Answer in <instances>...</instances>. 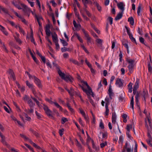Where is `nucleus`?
<instances>
[{
  "label": "nucleus",
  "instance_id": "nucleus-47",
  "mask_svg": "<svg viewBox=\"0 0 152 152\" xmlns=\"http://www.w3.org/2000/svg\"><path fill=\"white\" fill-rule=\"evenodd\" d=\"M37 4L39 7V10L40 11H41V8L40 4V3L39 0H36Z\"/></svg>",
  "mask_w": 152,
  "mask_h": 152
},
{
  "label": "nucleus",
  "instance_id": "nucleus-28",
  "mask_svg": "<svg viewBox=\"0 0 152 152\" xmlns=\"http://www.w3.org/2000/svg\"><path fill=\"white\" fill-rule=\"evenodd\" d=\"M85 35L87 38V42L88 44L89 43H91V40L90 37L89 36L88 34L85 32Z\"/></svg>",
  "mask_w": 152,
  "mask_h": 152
},
{
  "label": "nucleus",
  "instance_id": "nucleus-21",
  "mask_svg": "<svg viewBox=\"0 0 152 152\" xmlns=\"http://www.w3.org/2000/svg\"><path fill=\"white\" fill-rule=\"evenodd\" d=\"M29 88L31 90L33 93L34 94H35L36 93L35 91V86L32 84H29Z\"/></svg>",
  "mask_w": 152,
  "mask_h": 152
},
{
  "label": "nucleus",
  "instance_id": "nucleus-43",
  "mask_svg": "<svg viewBox=\"0 0 152 152\" xmlns=\"http://www.w3.org/2000/svg\"><path fill=\"white\" fill-rule=\"evenodd\" d=\"M29 143L31 144L32 145H33L36 148H37L38 149L40 148L39 146L37 145L35 143L33 142L31 140H29Z\"/></svg>",
  "mask_w": 152,
  "mask_h": 152
},
{
  "label": "nucleus",
  "instance_id": "nucleus-18",
  "mask_svg": "<svg viewBox=\"0 0 152 152\" xmlns=\"http://www.w3.org/2000/svg\"><path fill=\"white\" fill-rule=\"evenodd\" d=\"M20 118L22 119L23 120H24V118L27 120H28V115L27 114L25 113L22 114V115H20Z\"/></svg>",
  "mask_w": 152,
  "mask_h": 152
},
{
  "label": "nucleus",
  "instance_id": "nucleus-31",
  "mask_svg": "<svg viewBox=\"0 0 152 152\" xmlns=\"http://www.w3.org/2000/svg\"><path fill=\"white\" fill-rule=\"evenodd\" d=\"M1 138V142H2L3 144L5 145H7V142L5 141V137H4L2 135H1L0 136Z\"/></svg>",
  "mask_w": 152,
  "mask_h": 152
},
{
  "label": "nucleus",
  "instance_id": "nucleus-42",
  "mask_svg": "<svg viewBox=\"0 0 152 152\" xmlns=\"http://www.w3.org/2000/svg\"><path fill=\"white\" fill-rule=\"evenodd\" d=\"M35 17L37 18V21L39 24V22H40L41 20H43L41 16H38L37 15V16H36Z\"/></svg>",
  "mask_w": 152,
  "mask_h": 152
},
{
  "label": "nucleus",
  "instance_id": "nucleus-36",
  "mask_svg": "<svg viewBox=\"0 0 152 152\" xmlns=\"http://www.w3.org/2000/svg\"><path fill=\"white\" fill-rule=\"evenodd\" d=\"M132 128V126L131 125H128L126 126V133H130V130Z\"/></svg>",
  "mask_w": 152,
  "mask_h": 152
},
{
  "label": "nucleus",
  "instance_id": "nucleus-35",
  "mask_svg": "<svg viewBox=\"0 0 152 152\" xmlns=\"http://www.w3.org/2000/svg\"><path fill=\"white\" fill-rule=\"evenodd\" d=\"M134 64L132 65H129L128 66V68L129 69V72L132 73L133 71V70L134 68Z\"/></svg>",
  "mask_w": 152,
  "mask_h": 152
},
{
  "label": "nucleus",
  "instance_id": "nucleus-44",
  "mask_svg": "<svg viewBox=\"0 0 152 152\" xmlns=\"http://www.w3.org/2000/svg\"><path fill=\"white\" fill-rule=\"evenodd\" d=\"M68 121L67 118L65 117H63L61 118V123L62 124H64L65 123Z\"/></svg>",
  "mask_w": 152,
  "mask_h": 152
},
{
  "label": "nucleus",
  "instance_id": "nucleus-27",
  "mask_svg": "<svg viewBox=\"0 0 152 152\" xmlns=\"http://www.w3.org/2000/svg\"><path fill=\"white\" fill-rule=\"evenodd\" d=\"M8 72L9 74V75H10V77H12L13 79L14 80L15 78L14 77V74L13 71L12 70L10 69L8 71Z\"/></svg>",
  "mask_w": 152,
  "mask_h": 152
},
{
  "label": "nucleus",
  "instance_id": "nucleus-2",
  "mask_svg": "<svg viewBox=\"0 0 152 152\" xmlns=\"http://www.w3.org/2000/svg\"><path fill=\"white\" fill-rule=\"evenodd\" d=\"M12 4L18 9H23L24 12H26L27 10V7L26 5L20 3L19 0H16L15 2L14 1L12 2Z\"/></svg>",
  "mask_w": 152,
  "mask_h": 152
},
{
  "label": "nucleus",
  "instance_id": "nucleus-17",
  "mask_svg": "<svg viewBox=\"0 0 152 152\" xmlns=\"http://www.w3.org/2000/svg\"><path fill=\"white\" fill-rule=\"evenodd\" d=\"M116 115L115 113H113L112 115V123L113 124H115L116 122Z\"/></svg>",
  "mask_w": 152,
  "mask_h": 152
},
{
  "label": "nucleus",
  "instance_id": "nucleus-13",
  "mask_svg": "<svg viewBox=\"0 0 152 152\" xmlns=\"http://www.w3.org/2000/svg\"><path fill=\"white\" fill-rule=\"evenodd\" d=\"M108 94L110 98V99H112V97L114 96V94L113 92V90L112 88V86L110 85L108 90Z\"/></svg>",
  "mask_w": 152,
  "mask_h": 152
},
{
  "label": "nucleus",
  "instance_id": "nucleus-4",
  "mask_svg": "<svg viewBox=\"0 0 152 152\" xmlns=\"http://www.w3.org/2000/svg\"><path fill=\"white\" fill-rule=\"evenodd\" d=\"M29 79H34V82L38 86V87L39 88H42V84L41 83V81L38 78L36 77L35 76L33 77L32 76H31L29 75Z\"/></svg>",
  "mask_w": 152,
  "mask_h": 152
},
{
  "label": "nucleus",
  "instance_id": "nucleus-33",
  "mask_svg": "<svg viewBox=\"0 0 152 152\" xmlns=\"http://www.w3.org/2000/svg\"><path fill=\"white\" fill-rule=\"evenodd\" d=\"M91 114L92 116V120L91 121V123L92 124H95V122H96V119L95 118L94 115V114L91 111Z\"/></svg>",
  "mask_w": 152,
  "mask_h": 152
},
{
  "label": "nucleus",
  "instance_id": "nucleus-22",
  "mask_svg": "<svg viewBox=\"0 0 152 152\" xmlns=\"http://www.w3.org/2000/svg\"><path fill=\"white\" fill-rule=\"evenodd\" d=\"M123 13L122 12L121 13H119L115 17V20H117L121 19Z\"/></svg>",
  "mask_w": 152,
  "mask_h": 152
},
{
  "label": "nucleus",
  "instance_id": "nucleus-30",
  "mask_svg": "<svg viewBox=\"0 0 152 152\" xmlns=\"http://www.w3.org/2000/svg\"><path fill=\"white\" fill-rule=\"evenodd\" d=\"M141 10H142L141 5L140 4L139 5V6L138 7L137 10V14L138 15H140V12H141Z\"/></svg>",
  "mask_w": 152,
  "mask_h": 152
},
{
  "label": "nucleus",
  "instance_id": "nucleus-58",
  "mask_svg": "<svg viewBox=\"0 0 152 152\" xmlns=\"http://www.w3.org/2000/svg\"><path fill=\"white\" fill-rule=\"evenodd\" d=\"M15 39L17 42L19 44H21L22 43L21 41L19 38H17L16 37H15Z\"/></svg>",
  "mask_w": 152,
  "mask_h": 152
},
{
  "label": "nucleus",
  "instance_id": "nucleus-46",
  "mask_svg": "<svg viewBox=\"0 0 152 152\" xmlns=\"http://www.w3.org/2000/svg\"><path fill=\"white\" fill-rule=\"evenodd\" d=\"M70 62L73 63L75 64H78V61L76 60L73 59H71L70 60Z\"/></svg>",
  "mask_w": 152,
  "mask_h": 152
},
{
  "label": "nucleus",
  "instance_id": "nucleus-19",
  "mask_svg": "<svg viewBox=\"0 0 152 152\" xmlns=\"http://www.w3.org/2000/svg\"><path fill=\"white\" fill-rule=\"evenodd\" d=\"M0 30L6 35H8V33L5 30V28L3 26L1 25H0Z\"/></svg>",
  "mask_w": 152,
  "mask_h": 152
},
{
  "label": "nucleus",
  "instance_id": "nucleus-51",
  "mask_svg": "<svg viewBox=\"0 0 152 152\" xmlns=\"http://www.w3.org/2000/svg\"><path fill=\"white\" fill-rule=\"evenodd\" d=\"M23 99L25 102H27V103H28V96L25 95L23 97Z\"/></svg>",
  "mask_w": 152,
  "mask_h": 152
},
{
  "label": "nucleus",
  "instance_id": "nucleus-61",
  "mask_svg": "<svg viewBox=\"0 0 152 152\" xmlns=\"http://www.w3.org/2000/svg\"><path fill=\"white\" fill-rule=\"evenodd\" d=\"M67 105L69 109L70 110V111L72 113L74 112V111L73 109L68 104H67Z\"/></svg>",
  "mask_w": 152,
  "mask_h": 152
},
{
  "label": "nucleus",
  "instance_id": "nucleus-40",
  "mask_svg": "<svg viewBox=\"0 0 152 152\" xmlns=\"http://www.w3.org/2000/svg\"><path fill=\"white\" fill-rule=\"evenodd\" d=\"M123 137L122 136H121L119 137V140L118 141L119 144H121V145H122L123 142Z\"/></svg>",
  "mask_w": 152,
  "mask_h": 152
},
{
  "label": "nucleus",
  "instance_id": "nucleus-53",
  "mask_svg": "<svg viewBox=\"0 0 152 152\" xmlns=\"http://www.w3.org/2000/svg\"><path fill=\"white\" fill-rule=\"evenodd\" d=\"M29 13H32V14L34 15V16L35 17L36 16H37V15L36 14V13L35 12V10H34V11H32V10H30L29 9Z\"/></svg>",
  "mask_w": 152,
  "mask_h": 152
},
{
  "label": "nucleus",
  "instance_id": "nucleus-1",
  "mask_svg": "<svg viewBox=\"0 0 152 152\" xmlns=\"http://www.w3.org/2000/svg\"><path fill=\"white\" fill-rule=\"evenodd\" d=\"M81 82L82 83H83L84 85H86V86L88 89V90L85 89L83 88V87H82V88L83 91L85 92L87 95L88 98V99H90V97L91 95L93 97H94V94L92 91V89L88 85L87 82L83 80H81Z\"/></svg>",
  "mask_w": 152,
  "mask_h": 152
},
{
  "label": "nucleus",
  "instance_id": "nucleus-64",
  "mask_svg": "<svg viewBox=\"0 0 152 152\" xmlns=\"http://www.w3.org/2000/svg\"><path fill=\"white\" fill-rule=\"evenodd\" d=\"M140 41L142 44H145L144 39L142 37H140L139 38Z\"/></svg>",
  "mask_w": 152,
  "mask_h": 152
},
{
  "label": "nucleus",
  "instance_id": "nucleus-32",
  "mask_svg": "<svg viewBox=\"0 0 152 152\" xmlns=\"http://www.w3.org/2000/svg\"><path fill=\"white\" fill-rule=\"evenodd\" d=\"M53 103H54V105L61 111L63 110V109L61 106L57 103L56 102H53Z\"/></svg>",
  "mask_w": 152,
  "mask_h": 152
},
{
  "label": "nucleus",
  "instance_id": "nucleus-62",
  "mask_svg": "<svg viewBox=\"0 0 152 152\" xmlns=\"http://www.w3.org/2000/svg\"><path fill=\"white\" fill-rule=\"evenodd\" d=\"M129 36L130 38L132 41H134L135 42H136V40L133 37L132 34H131V35H130Z\"/></svg>",
  "mask_w": 152,
  "mask_h": 152
},
{
  "label": "nucleus",
  "instance_id": "nucleus-38",
  "mask_svg": "<svg viewBox=\"0 0 152 152\" xmlns=\"http://www.w3.org/2000/svg\"><path fill=\"white\" fill-rule=\"evenodd\" d=\"M17 85L18 87V88H19L20 90H21V92H23L25 89V87L23 86V87H21L20 85V84L18 83H17Z\"/></svg>",
  "mask_w": 152,
  "mask_h": 152
},
{
  "label": "nucleus",
  "instance_id": "nucleus-49",
  "mask_svg": "<svg viewBox=\"0 0 152 152\" xmlns=\"http://www.w3.org/2000/svg\"><path fill=\"white\" fill-rule=\"evenodd\" d=\"M94 3L96 5V6L98 10L99 11H101V7L99 5V4L98 3H97V2H94Z\"/></svg>",
  "mask_w": 152,
  "mask_h": 152
},
{
  "label": "nucleus",
  "instance_id": "nucleus-57",
  "mask_svg": "<svg viewBox=\"0 0 152 152\" xmlns=\"http://www.w3.org/2000/svg\"><path fill=\"white\" fill-rule=\"evenodd\" d=\"M125 28L126 30V31H127L128 34L129 36L131 35L132 34H131L130 33V29L126 26H125Z\"/></svg>",
  "mask_w": 152,
  "mask_h": 152
},
{
  "label": "nucleus",
  "instance_id": "nucleus-34",
  "mask_svg": "<svg viewBox=\"0 0 152 152\" xmlns=\"http://www.w3.org/2000/svg\"><path fill=\"white\" fill-rule=\"evenodd\" d=\"M58 72L60 76L61 77L62 79H64V78L66 76L65 74L64 73H62L60 70H59Z\"/></svg>",
  "mask_w": 152,
  "mask_h": 152
},
{
  "label": "nucleus",
  "instance_id": "nucleus-7",
  "mask_svg": "<svg viewBox=\"0 0 152 152\" xmlns=\"http://www.w3.org/2000/svg\"><path fill=\"white\" fill-rule=\"evenodd\" d=\"M51 36L53 41V42H58V36L55 33H53L51 34Z\"/></svg>",
  "mask_w": 152,
  "mask_h": 152
},
{
  "label": "nucleus",
  "instance_id": "nucleus-63",
  "mask_svg": "<svg viewBox=\"0 0 152 152\" xmlns=\"http://www.w3.org/2000/svg\"><path fill=\"white\" fill-rule=\"evenodd\" d=\"M85 62L86 63L87 65H88V66L90 68L92 67V66L91 64L89 63V62H88L87 59H86L85 60Z\"/></svg>",
  "mask_w": 152,
  "mask_h": 152
},
{
  "label": "nucleus",
  "instance_id": "nucleus-56",
  "mask_svg": "<svg viewBox=\"0 0 152 152\" xmlns=\"http://www.w3.org/2000/svg\"><path fill=\"white\" fill-rule=\"evenodd\" d=\"M64 129H62L59 130V133L61 136L64 134Z\"/></svg>",
  "mask_w": 152,
  "mask_h": 152
},
{
  "label": "nucleus",
  "instance_id": "nucleus-26",
  "mask_svg": "<svg viewBox=\"0 0 152 152\" xmlns=\"http://www.w3.org/2000/svg\"><path fill=\"white\" fill-rule=\"evenodd\" d=\"M46 34L48 36H50L51 34V32L49 27H46L45 28Z\"/></svg>",
  "mask_w": 152,
  "mask_h": 152
},
{
  "label": "nucleus",
  "instance_id": "nucleus-45",
  "mask_svg": "<svg viewBox=\"0 0 152 152\" xmlns=\"http://www.w3.org/2000/svg\"><path fill=\"white\" fill-rule=\"evenodd\" d=\"M107 135L108 134L107 132H104L102 133V135L103 138L105 139L107 138Z\"/></svg>",
  "mask_w": 152,
  "mask_h": 152
},
{
  "label": "nucleus",
  "instance_id": "nucleus-14",
  "mask_svg": "<svg viewBox=\"0 0 152 152\" xmlns=\"http://www.w3.org/2000/svg\"><path fill=\"white\" fill-rule=\"evenodd\" d=\"M87 140L88 141L91 142L93 148L94 149H95L96 151H97L98 149L99 148L96 147V145H94V141L93 140L90 138H88Z\"/></svg>",
  "mask_w": 152,
  "mask_h": 152
},
{
  "label": "nucleus",
  "instance_id": "nucleus-55",
  "mask_svg": "<svg viewBox=\"0 0 152 152\" xmlns=\"http://www.w3.org/2000/svg\"><path fill=\"white\" fill-rule=\"evenodd\" d=\"M107 143L106 142H104L100 144V147L101 148L104 147L105 146L107 145Z\"/></svg>",
  "mask_w": 152,
  "mask_h": 152
},
{
  "label": "nucleus",
  "instance_id": "nucleus-41",
  "mask_svg": "<svg viewBox=\"0 0 152 152\" xmlns=\"http://www.w3.org/2000/svg\"><path fill=\"white\" fill-rule=\"evenodd\" d=\"M96 42L100 45H102L103 42V40L97 38Z\"/></svg>",
  "mask_w": 152,
  "mask_h": 152
},
{
  "label": "nucleus",
  "instance_id": "nucleus-6",
  "mask_svg": "<svg viewBox=\"0 0 152 152\" xmlns=\"http://www.w3.org/2000/svg\"><path fill=\"white\" fill-rule=\"evenodd\" d=\"M139 81L137 79L134 85L133 88V93L135 94L136 92V90L139 88Z\"/></svg>",
  "mask_w": 152,
  "mask_h": 152
},
{
  "label": "nucleus",
  "instance_id": "nucleus-16",
  "mask_svg": "<svg viewBox=\"0 0 152 152\" xmlns=\"http://www.w3.org/2000/svg\"><path fill=\"white\" fill-rule=\"evenodd\" d=\"M31 34L30 37L29 38H30L31 42H33L34 45H36V43L35 42L34 39L33 37L34 33L33 31L32 30L31 28Z\"/></svg>",
  "mask_w": 152,
  "mask_h": 152
},
{
  "label": "nucleus",
  "instance_id": "nucleus-10",
  "mask_svg": "<svg viewBox=\"0 0 152 152\" xmlns=\"http://www.w3.org/2000/svg\"><path fill=\"white\" fill-rule=\"evenodd\" d=\"M79 110L80 113L84 117L86 121L88 120V117L87 115H86L84 111L81 108H79Z\"/></svg>",
  "mask_w": 152,
  "mask_h": 152
},
{
  "label": "nucleus",
  "instance_id": "nucleus-15",
  "mask_svg": "<svg viewBox=\"0 0 152 152\" xmlns=\"http://www.w3.org/2000/svg\"><path fill=\"white\" fill-rule=\"evenodd\" d=\"M87 140L88 141L91 142L93 148L94 149H95L96 151H97L98 149L99 148L96 147V145H94V141L93 140L90 138H88Z\"/></svg>",
  "mask_w": 152,
  "mask_h": 152
},
{
  "label": "nucleus",
  "instance_id": "nucleus-29",
  "mask_svg": "<svg viewBox=\"0 0 152 152\" xmlns=\"http://www.w3.org/2000/svg\"><path fill=\"white\" fill-rule=\"evenodd\" d=\"M128 21L129 22L130 24L133 25L134 24V20L133 18L132 17H130L128 18Z\"/></svg>",
  "mask_w": 152,
  "mask_h": 152
},
{
  "label": "nucleus",
  "instance_id": "nucleus-24",
  "mask_svg": "<svg viewBox=\"0 0 152 152\" xmlns=\"http://www.w3.org/2000/svg\"><path fill=\"white\" fill-rule=\"evenodd\" d=\"M65 89L68 91L70 95L73 96L74 94L75 93V91L72 88H70V90H69L68 89L66 88Z\"/></svg>",
  "mask_w": 152,
  "mask_h": 152
},
{
  "label": "nucleus",
  "instance_id": "nucleus-23",
  "mask_svg": "<svg viewBox=\"0 0 152 152\" xmlns=\"http://www.w3.org/2000/svg\"><path fill=\"white\" fill-rule=\"evenodd\" d=\"M145 126L147 127H148V125H147V124L148 123L149 125L150 126H151V119L148 117L147 118V120H146L145 121Z\"/></svg>",
  "mask_w": 152,
  "mask_h": 152
},
{
  "label": "nucleus",
  "instance_id": "nucleus-3",
  "mask_svg": "<svg viewBox=\"0 0 152 152\" xmlns=\"http://www.w3.org/2000/svg\"><path fill=\"white\" fill-rule=\"evenodd\" d=\"M110 98L106 97L105 99V101H102L101 102V104L103 106H104V104L105 103V108L106 109V111L105 112V114L106 115H108L109 114V110L108 108V106L109 104L110 101L111 100Z\"/></svg>",
  "mask_w": 152,
  "mask_h": 152
},
{
  "label": "nucleus",
  "instance_id": "nucleus-25",
  "mask_svg": "<svg viewBox=\"0 0 152 152\" xmlns=\"http://www.w3.org/2000/svg\"><path fill=\"white\" fill-rule=\"evenodd\" d=\"M73 24L75 28L79 29L80 28L81 26L79 24H77L75 20L73 21Z\"/></svg>",
  "mask_w": 152,
  "mask_h": 152
},
{
  "label": "nucleus",
  "instance_id": "nucleus-52",
  "mask_svg": "<svg viewBox=\"0 0 152 152\" xmlns=\"http://www.w3.org/2000/svg\"><path fill=\"white\" fill-rule=\"evenodd\" d=\"M55 44V45L56 46V49L57 50H58L60 48V46L59 45L58 43V42H54Z\"/></svg>",
  "mask_w": 152,
  "mask_h": 152
},
{
  "label": "nucleus",
  "instance_id": "nucleus-39",
  "mask_svg": "<svg viewBox=\"0 0 152 152\" xmlns=\"http://www.w3.org/2000/svg\"><path fill=\"white\" fill-rule=\"evenodd\" d=\"M61 42L63 46H66L68 45V43L64 40L61 39H60Z\"/></svg>",
  "mask_w": 152,
  "mask_h": 152
},
{
  "label": "nucleus",
  "instance_id": "nucleus-5",
  "mask_svg": "<svg viewBox=\"0 0 152 152\" xmlns=\"http://www.w3.org/2000/svg\"><path fill=\"white\" fill-rule=\"evenodd\" d=\"M43 109L47 115L49 117L52 116V112L46 106L44 105Z\"/></svg>",
  "mask_w": 152,
  "mask_h": 152
},
{
  "label": "nucleus",
  "instance_id": "nucleus-60",
  "mask_svg": "<svg viewBox=\"0 0 152 152\" xmlns=\"http://www.w3.org/2000/svg\"><path fill=\"white\" fill-rule=\"evenodd\" d=\"M134 142L135 144L134 151V152H137V142L134 140Z\"/></svg>",
  "mask_w": 152,
  "mask_h": 152
},
{
  "label": "nucleus",
  "instance_id": "nucleus-54",
  "mask_svg": "<svg viewBox=\"0 0 152 152\" xmlns=\"http://www.w3.org/2000/svg\"><path fill=\"white\" fill-rule=\"evenodd\" d=\"M19 30L20 33H22L24 35L25 34V33L24 31L21 27H19Z\"/></svg>",
  "mask_w": 152,
  "mask_h": 152
},
{
  "label": "nucleus",
  "instance_id": "nucleus-37",
  "mask_svg": "<svg viewBox=\"0 0 152 152\" xmlns=\"http://www.w3.org/2000/svg\"><path fill=\"white\" fill-rule=\"evenodd\" d=\"M127 62L129 63V65L134 64V60L131 59H129L127 60Z\"/></svg>",
  "mask_w": 152,
  "mask_h": 152
},
{
  "label": "nucleus",
  "instance_id": "nucleus-8",
  "mask_svg": "<svg viewBox=\"0 0 152 152\" xmlns=\"http://www.w3.org/2000/svg\"><path fill=\"white\" fill-rule=\"evenodd\" d=\"M115 85L119 87H122L123 83L121 81V80L120 78L117 79L116 80Z\"/></svg>",
  "mask_w": 152,
  "mask_h": 152
},
{
  "label": "nucleus",
  "instance_id": "nucleus-12",
  "mask_svg": "<svg viewBox=\"0 0 152 152\" xmlns=\"http://www.w3.org/2000/svg\"><path fill=\"white\" fill-rule=\"evenodd\" d=\"M133 145L131 148H130V145H129L127 142L125 143V148L126 149L127 152H131L133 151Z\"/></svg>",
  "mask_w": 152,
  "mask_h": 152
},
{
  "label": "nucleus",
  "instance_id": "nucleus-20",
  "mask_svg": "<svg viewBox=\"0 0 152 152\" xmlns=\"http://www.w3.org/2000/svg\"><path fill=\"white\" fill-rule=\"evenodd\" d=\"M133 84L132 83H130L128 85L129 92L131 93L132 91Z\"/></svg>",
  "mask_w": 152,
  "mask_h": 152
},
{
  "label": "nucleus",
  "instance_id": "nucleus-59",
  "mask_svg": "<svg viewBox=\"0 0 152 152\" xmlns=\"http://www.w3.org/2000/svg\"><path fill=\"white\" fill-rule=\"evenodd\" d=\"M35 113L38 118H41L42 115L38 113L37 111H35Z\"/></svg>",
  "mask_w": 152,
  "mask_h": 152
},
{
  "label": "nucleus",
  "instance_id": "nucleus-48",
  "mask_svg": "<svg viewBox=\"0 0 152 152\" xmlns=\"http://www.w3.org/2000/svg\"><path fill=\"white\" fill-rule=\"evenodd\" d=\"M82 1L83 4H84V6L85 7H86V4H88L89 1L88 0H82Z\"/></svg>",
  "mask_w": 152,
  "mask_h": 152
},
{
  "label": "nucleus",
  "instance_id": "nucleus-9",
  "mask_svg": "<svg viewBox=\"0 0 152 152\" xmlns=\"http://www.w3.org/2000/svg\"><path fill=\"white\" fill-rule=\"evenodd\" d=\"M64 79L66 81H69L70 82H72L73 80V77L70 75H66Z\"/></svg>",
  "mask_w": 152,
  "mask_h": 152
},
{
  "label": "nucleus",
  "instance_id": "nucleus-11",
  "mask_svg": "<svg viewBox=\"0 0 152 152\" xmlns=\"http://www.w3.org/2000/svg\"><path fill=\"white\" fill-rule=\"evenodd\" d=\"M125 6V4L122 2H120L117 4V6L121 10L122 12L124 11Z\"/></svg>",
  "mask_w": 152,
  "mask_h": 152
},
{
  "label": "nucleus",
  "instance_id": "nucleus-50",
  "mask_svg": "<svg viewBox=\"0 0 152 152\" xmlns=\"http://www.w3.org/2000/svg\"><path fill=\"white\" fill-rule=\"evenodd\" d=\"M126 134L128 138L130 140H131L133 142H134V140H132L133 138L132 137L131 135H130V133H126Z\"/></svg>",
  "mask_w": 152,
  "mask_h": 152
}]
</instances>
